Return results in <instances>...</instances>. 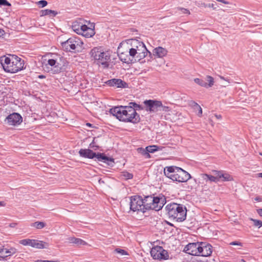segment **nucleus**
I'll use <instances>...</instances> for the list:
<instances>
[{"label": "nucleus", "mask_w": 262, "mask_h": 262, "mask_svg": "<svg viewBox=\"0 0 262 262\" xmlns=\"http://www.w3.org/2000/svg\"><path fill=\"white\" fill-rule=\"evenodd\" d=\"M5 34V31L3 29H0V38L3 37Z\"/></svg>", "instance_id": "47"}, {"label": "nucleus", "mask_w": 262, "mask_h": 262, "mask_svg": "<svg viewBox=\"0 0 262 262\" xmlns=\"http://www.w3.org/2000/svg\"><path fill=\"white\" fill-rule=\"evenodd\" d=\"M163 147L159 146L157 145H150L146 147L147 151L149 153H154L157 151L162 150Z\"/></svg>", "instance_id": "29"}, {"label": "nucleus", "mask_w": 262, "mask_h": 262, "mask_svg": "<svg viewBox=\"0 0 262 262\" xmlns=\"http://www.w3.org/2000/svg\"><path fill=\"white\" fill-rule=\"evenodd\" d=\"M259 154L262 156V153H260Z\"/></svg>", "instance_id": "59"}, {"label": "nucleus", "mask_w": 262, "mask_h": 262, "mask_svg": "<svg viewBox=\"0 0 262 262\" xmlns=\"http://www.w3.org/2000/svg\"><path fill=\"white\" fill-rule=\"evenodd\" d=\"M41 16L46 15H50L55 16L57 14V12L54 10L45 9L41 11Z\"/></svg>", "instance_id": "27"}, {"label": "nucleus", "mask_w": 262, "mask_h": 262, "mask_svg": "<svg viewBox=\"0 0 262 262\" xmlns=\"http://www.w3.org/2000/svg\"><path fill=\"white\" fill-rule=\"evenodd\" d=\"M150 254L155 259L166 260L169 258V254L167 251L161 246L153 247L150 250Z\"/></svg>", "instance_id": "12"}, {"label": "nucleus", "mask_w": 262, "mask_h": 262, "mask_svg": "<svg viewBox=\"0 0 262 262\" xmlns=\"http://www.w3.org/2000/svg\"><path fill=\"white\" fill-rule=\"evenodd\" d=\"M94 142H92L91 144H90V146L91 148H94V147L95 146L94 145Z\"/></svg>", "instance_id": "53"}, {"label": "nucleus", "mask_w": 262, "mask_h": 262, "mask_svg": "<svg viewBox=\"0 0 262 262\" xmlns=\"http://www.w3.org/2000/svg\"><path fill=\"white\" fill-rule=\"evenodd\" d=\"M114 252L120 254L121 255H128V253L125 251L124 250L117 248L114 250Z\"/></svg>", "instance_id": "35"}, {"label": "nucleus", "mask_w": 262, "mask_h": 262, "mask_svg": "<svg viewBox=\"0 0 262 262\" xmlns=\"http://www.w3.org/2000/svg\"><path fill=\"white\" fill-rule=\"evenodd\" d=\"M194 81L198 84H199V85L201 86H203V87H205L206 88L207 85V82H206L205 81L201 79H199V78H195L194 79Z\"/></svg>", "instance_id": "32"}, {"label": "nucleus", "mask_w": 262, "mask_h": 262, "mask_svg": "<svg viewBox=\"0 0 262 262\" xmlns=\"http://www.w3.org/2000/svg\"><path fill=\"white\" fill-rule=\"evenodd\" d=\"M121 176L126 180L131 179L133 177V176L132 173H130L127 171L122 172Z\"/></svg>", "instance_id": "34"}, {"label": "nucleus", "mask_w": 262, "mask_h": 262, "mask_svg": "<svg viewBox=\"0 0 262 262\" xmlns=\"http://www.w3.org/2000/svg\"><path fill=\"white\" fill-rule=\"evenodd\" d=\"M19 244L24 246L29 245L32 247L38 249L47 248L49 246V244L47 243L36 239H24L20 240L19 241Z\"/></svg>", "instance_id": "13"}, {"label": "nucleus", "mask_w": 262, "mask_h": 262, "mask_svg": "<svg viewBox=\"0 0 262 262\" xmlns=\"http://www.w3.org/2000/svg\"><path fill=\"white\" fill-rule=\"evenodd\" d=\"M166 209L169 217L177 222H182L186 219V209L180 204L172 203L168 204Z\"/></svg>", "instance_id": "7"}, {"label": "nucleus", "mask_w": 262, "mask_h": 262, "mask_svg": "<svg viewBox=\"0 0 262 262\" xmlns=\"http://www.w3.org/2000/svg\"><path fill=\"white\" fill-rule=\"evenodd\" d=\"M17 252L16 249L14 247L10 248L0 249V260H4L6 257L14 254Z\"/></svg>", "instance_id": "20"}, {"label": "nucleus", "mask_w": 262, "mask_h": 262, "mask_svg": "<svg viewBox=\"0 0 262 262\" xmlns=\"http://www.w3.org/2000/svg\"><path fill=\"white\" fill-rule=\"evenodd\" d=\"M145 212L147 210L152 209L159 211L162 208L166 203V199L164 196H154L148 195L143 199Z\"/></svg>", "instance_id": "6"}, {"label": "nucleus", "mask_w": 262, "mask_h": 262, "mask_svg": "<svg viewBox=\"0 0 262 262\" xmlns=\"http://www.w3.org/2000/svg\"><path fill=\"white\" fill-rule=\"evenodd\" d=\"M110 112L122 122L136 124L140 120L139 115L132 105L116 106L111 108Z\"/></svg>", "instance_id": "1"}, {"label": "nucleus", "mask_w": 262, "mask_h": 262, "mask_svg": "<svg viewBox=\"0 0 262 262\" xmlns=\"http://www.w3.org/2000/svg\"><path fill=\"white\" fill-rule=\"evenodd\" d=\"M39 77H40V78H42V77H43V76H42V75H40V76H39Z\"/></svg>", "instance_id": "58"}, {"label": "nucleus", "mask_w": 262, "mask_h": 262, "mask_svg": "<svg viewBox=\"0 0 262 262\" xmlns=\"http://www.w3.org/2000/svg\"><path fill=\"white\" fill-rule=\"evenodd\" d=\"M129 41L131 48L129 49L128 53L134 59V61H139L144 58L148 54L151 55V53L148 51L143 42L136 39H132Z\"/></svg>", "instance_id": "3"}, {"label": "nucleus", "mask_w": 262, "mask_h": 262, "mask_svg": "<svg viewBox=\"0 0 262 262\" xmlns=\"http://www.w3.org/2000/svg\"><path fill=\"white\" fill-rule=\"evenodd\" d=\"M196 4L199 7H203V4H205L203 3H197Z\"/></svg>", "instance_id": "49"}, {"label": "nucleus", "mask_w": 262, "mask_h": 262, "mask_svg": "<svg viewBox=\"0 0 262 262\" xmlns=\"http://www.w3.org/2000/svg\"><path fill=\"white\" fill-rule=\"evenodd\" d=\"M159 111L167 112V111H169V107L168 106H163L162 105V106H161L160 108H159Z\"/></svg>", "instance_id": "44"}, {"label": "nucleus", "mask_w": 262, "mask_h": 262, "mask_svg": "<svg viewBox=\"0 0 262 262\" xmlns=\"http://www.w3.org/2000/svg\"><path fill=\"white\" fill-rule=\"evenodd\" d=\"M46 224L42 222H35L32 224L31 226L35 227L37 229H40L45 227Z\"/></svg>", "instance_id": "30"}, {"label": "nucleus", "mask_w": 262, "mask_h": 262, "mask_svg": "<svg viewBox=\"0 0 262 262\" xmlns=\"http://www.w3.org/2000/svg\"><path fill=\"white\" fill-rule=\"evenodd\" d=\"M215 117L218 119H221L222 118V116L220 115H215Z\"/></svg>", "instance_id": "51"}, {"label": "nucleus", "mask_w": 262, "mask_h": 262, "mask_svg": "<svg viewBox=\"0 0 262 262\" xmlns=\"http://www.w3.org/2000/svg\"><path fill=\"white\" fill-rule=\"evenodd\" d=\"M38 5H40L41 7H44L46 6L48 4V3L46 1L41 0L37 2Z\"/></svg>", "instance_id": "39"}, {"label": "nucleus", "mask_w": 262, "mask_h": 262, "mask_svg": "<svg viewBox=\"0 0 262 262\" xmlns=\"http://www.w3.org/2000/svg\"><path fill=\"white\" fill-rule=\"evenodd\" d=\"M130 105H132L133 107L134 108V109L136 110V109L139 108L140 109L141 108V106L138 104H136L135 102H130L129 103Z\"/></svg>", "instance_id": "43"}, {"label": "nucleus", "mask_w": 262, "mask_h": 262, "mask_svg": "<svg viewBox=\"0 0 262 262\" xmlns=\"http://www.w3.org/2000/svg\"><path fill=\"white\" fill-rule=\"evenodd\" d=\"M257 213L260 216H262V209H257Z\"/></svg>", "instance_id": "48"}, {"label": "nucleus", "mask_w": 262, "mask_h": 262, "mask_svg": "<svg viewBox=\"0 0 262 262\" xmlns=\"http://www.w3.org/2000/svg\"><path fill=\"white\" fill-rule=\"evenodd\" d=\"M90 53L91 56L98 61V64H101L105 68L108 67L111 56L108 51H104L101 48L95 47L91 50Z\"/></svg>", "instance_id": "9"}, {"label": "nucleus", "mask_w": 262, "mask_h": 262, "mask_svg": "<svg viewBox=\"0 0 262 262\" xmlns=\"http://www.w3.org/2000/svg\"><path fill=\"white\" fill-rule=\"evenodd\" d=\"M230 244L231 245H234V246L237 245V246H242V244L241 242H236V241L231 242Z\"/></svg>", "instance_id": "45"}, {"label": "nucleus", "mask_w": 262, "mask_h": 262, "mask_svg": "<svg viewBox=\"0 0 262 262\" xmlns=\"http://www.w3.org/2000/svg\"><path fill=\"white\" fill-rule=\"evenodd\" d=\"M64 61L63 57L56 54H52L51 55V58L48 60V63L43 67V70L52 74H59L63 69Z\"/></svg>", "instance_id": "4"}, {"label": "nucleus", "mask_w": 262, "mask_h": 262, "mask_svg": "<svg viewBox=\"0 0 262 262\" xmlns=\"http://www.w3.org/2000/svg\"><path fill=\"white\" fill-rule=\"evenodd\" d=\"M145 110L150 112H157L162 106V102L158 100H146L144 101Z\"/></svg>", "instance_id": "14"}, {"label": "nucleus", "mask_w": 262, "mask_h": 262, "mask_svg": "<svg viewBox=\"0 0 262 262\" xmlns=\"http://www.w3.org/2000/svg\"><path fill=\"white\" fill-rule=\"evenodd\" d=\"M0 62L6 72L12 73L21 70L25 64L23 60L14 55L11 57H1Z\"/></svg>", "instance_id": "2"}, {"label": "nucleus", "mask_w": 262, "mask_h": 262, "mask_svg": "<svg viewBox=\"0 0 262 262\" xmlns=\"http://www.w3.org/2000/svg\"><path fill=\"white\" fill-rule=\"evenodd\" d=\"M220 78L221 79L225 81L222 83L221 85L222 86L226 87V86H228L229 85V84L230 83V81H229V79H225L224 77L221 76H220Z\"/></svg>", "instance_id": "36"}, {"label": "nucleus", "mask_w": 262, "mask_h": 262, "mask_svg": "<svg viewBox=\"0 0 262 262\" xmlns=\"http://www.w3.org/2000/svg\"><path fill=\"white\" fill-rule=\"evenodd\" d=\"M206 80L207 81V86L206 88H210V87L212 86V85L214 84L213 78L210 76H207L206 78Z\"/></svg>", "instance_id": "31"}, {"label": "nucleus", "mask_w": 262, "mask_h": 262, "mask_svg": "<svg viewBox=\"0 0 262 262\" xmlns=\"http://www.w3.org/2000/svg\"><path fill=\"white\" fill-rule=\"evenodd\" d=\"M257 177L262 178V172L257 173Z\"/></svg>", "instance_id": "52"}, {"label": "nucleus", "mask_w": 262, "mask_h": 262, "mask_svg": "<svg viewBox=\"0 0 262 262\" xmlns=\"http://www.w3.org/2000/svg\"><path fill=\"white\" fill-rule=\"evenodd\" d=\"M16 223H12V224H10L9 226L10 227H12V228H13V227H15V226H16Z\"/></svg>", "instance_id": "50"}, {"label": "nucleus", "mask_w": 262, "mask_h": 262, "mask_svg": "<svg viewBox=\"0 0 262 262\" xmlns=\"http://www.w3.org/2000/svg\"><path fill=\"white\" fill-rule=\"evenodd\" d=\"M250 220L253 222L254 225L255 227H257L258 228L262 227V221H261L253 219L252 218H251Z\"/></svg>", "instance_id": "33"}, {"label": "nucleus", "mask_w": 262, "mask_h": 262, "mask_svg": "<svg viewBox=\"0 0 262 262\" xmlns=\"http://www.w3.org/2000/svg\"><path fill=\"white\" fill-rule=\"evenodd\" d=\"M260 198H259V197H257V198H256L255 199V201H260Z\"/></svg>", "instance_id": "56"}, {"label": "nucleus", "mask_w": 262, "mask_h": 262, "mask_svg": "<svg viewBox=\"0 0 262 262\" xmlns=\"http://www.w3.org/2000/svg\"><path fill=\"white\" fill-rule=\"evenodd\" d=\"M79 154L81 157L84 158L89 159L96 158L98 161H102L108 166H112L114 164V159L109 158L102 153L94 152L90 149H81L79 151Z\"/></svg>", "instance_id": "8"}, {"label": "nucleus", "mask_w": 262, "mask_h": 262, "mask_svg": "<svg viewBox=\"0 0 262 262\" xmlns=\"http://www.w3.org/2000/svg\"><path fill=\"white\" fill-rule=\"evenodd\" d=\"M5 206V204L3 202H0V206Z\"/></svg>", "instance_id": "55"}, {"label": "nucleus", "mask_w": 262, "mask_h": 262, "mask_svg": "<svg viewBox=\"0 0 262 262\" xmlns=\"http://www.w3.org/2000/svg\"><path fill=\"white\" fill-rule=\"evenodd\" d=\"M215 176H213L206 173L201 174L202 178L204 181H206V182L209 181L210 182H217L219 181V178L217 177V175Z\"/></svg>", "instance_id": "25"}, {"label": "nucleus", "mask_w": 262, "mask_h": 262, "mask_svg": "<svg viewBox=\"0 0 262 262\" xmlns=\"http://www.w3.org/2000/svg\"><path fill=\"white\" fill-rule=\"evenodd\" d=\"M195 111H198V115L199 116H201L202 114V109L201 107L198 104V105L194 108Z\"/></svg>", "instance_id": "37"}, {"label": "nucleus", "mask_w": 262, "mask_h": 262, "mask_svg": "<svg viewBox=\"0 0 262 262\" xmlns=\"http://www.w3.org/2000/svg\"><path fill=\"white\" fill-rule=\"evenodd\" d=\"M70 243L75 244L77 246L81 245H86L88 244L86 242L80 238H76L75 237H70L68 238Z\"/></svg>", "instance_id": "24"}, {"label": "nucleus", "mask_w": 262, "mask_h": 262, "mask_svg": "<svg viewBox=\"0 0 262 262\" xmlns=\"http://www.w3.org/2000/svg\"><path fill=\"white\" fill-rule=\"evenodd\" d=\"M83 42L77 37H72L61 43L62 49L67 52H79L82 49Z\"/></svg>", "instance_id": "10"}, {"label": "nucleus", "mask_w": 262, "mask_h": 262, "mask_svg": "<svg viewBox=\"0 0 262 262\" xmlns=\"http://www.w3.org/2000/svg\"><path fill=\"white\" fill-rule=\"evenodd\" d=\"M215 174L219 178V181L222 178L223 181H231L233 180L232 177L228 173H223L221 171H215Z\"/></svg>", "instance_id": "22"}, {"label": "nucleus", "mask_w": 262, "mask_h": 262, "mask_svg": "<svg viewBox=\"0 0 262 262\" xmlns=\"http://www.w3.org/2000/svg\"><path fill=\"white\" fill-rule=\"evenodd\" d=\"M239 262H246V261L244 259H242L240 260Z\"/></svg>", "instance_id": "57"}, {"label": "nucleus", "mask_w": 262, "mask_h": 262, "mask_svg": "<svg viewBox=\"0 0 262 262\" xmlns=\"http://www.w3.org/2000/svg\"><path fill=\"white\" fill-rule=\"evenodd\" d=\"M190 106H191L194 110L198 105V104L194 101H190L189 103Z\"/></svg>", "instance_id": "42"}, {"label": "nucleus", "mask_w": 262, "mask_h": 262, "mask_svg": "<svg viewBox=\"0 0 262 262\" xmlns=\"http://www.w3.org/2000/svg\"><path fill=\"white\" fill-rule=\"evenodd\" d=\"M178 10L182 11V12L184 14H190L189 11L187 9L183 8H178Z\"/></svg>", "instance_id": "40"}, {"label": "nucleus", "mask_w": 262, "mask_h": 262, "mask_svg": "<svg viewBox=\"0 0 262 262\" xmlns=\"http://www.w3.org/2000/svg\"><path fill=\"white\" fill-rule=\"evenodd\" d=\"M203 7L205 8H212L213 10L216 9V7L214 6V4H203Z\"/></svg>", "instance_id": "38"}, {"label": "nucleus", "mask_w": 262, "mask_h": 262, "mask_svg": "<svg viewBox=\"0 0 262 262\" xmlns=\"http://www.w3.org/2000/svg\"><path fill=\"white\" fill-rule=\"evenodd\" d=\"M10 125H16L20 124L23 121L21 116L16 113L9 115L5 120Z\"/></svg>", "instance_id": "16"}, {"label": "nucleus", "mask_w": 262, "mask_h": 262, "mask_svg": "<svg viewBox=\"0 0 262 262\" xmlns=\"http://www.w3.org/2000/svg\"><path fill=\"white\" fill-rule=\"evenodd\" d=\"M137 151L138 153L144 156V157L146 159H149L151 157L149 152L147 151V148H146V147L145 148L142 147L138 148Z\"/></svg>", "instance_id": "28"}, {"label": "nucleus", "mask_w": 262, "mask_h": 262, "mask_svg": "<svg viewBox=\"0 0 262 262\" xmlns=\"http://www.w3.org/2000/svg\"><path fill=\"white\" fill-rule=\"evenodd\" d=\"M38 262H59L58 260H39Z\"/></svg>", "instance_id": "46"}, {"label": "nucleus", "mask_w": 262, "mask_h": 262, "mask_svg": "<svg viewBox=\"0 0 262 262\" xmlns=\"http://www.w3.org/2000/svg\"><path fill=\"white\" fill-rule=\"evenodd\" d=\"M85 125H86V126H90V127H91V126H92V124H91V123H86V124H85Z\"/></svg>", "instance_id": "54"}, {"label": "nucleus", "mask_w": 262, "mask_h": 262, "mask_svg": "<svg viewBox=\"0 0 262 262\" xmlns=\"http://www.w3.org/2000/svg\"><path fill=\"white\" fill-rule=\"evenodd\" d=\"M0 5L10 6L11 4L6 0H0Z\"/></svg>", "instance_id": "41"}, {"label": "nucleus", "mask_w": 262, "mask_h": 262, "mask_svg": "<svg viewBox=\"0 0 262 262\" xmlns=\"http://www.w3.org/2000/svg\"><path fill=\"white\" fill-rule=\"evenodd\" d=\"M84 25H80L78 23H75L72 25V29L78 34H81L83 33V26Z\"/></svg>", "instance_id": "26"}, {"label": "nucleus", "mask_w": 262, "mask_h": 262, "mask_svg": "<svg viewBox=\"0 0 262 262\" xmlns=\"http://www.w3.org/2000/svg\"><path fill=\"white\" fill-rule=\"evenodd\" d=\"M83 33L81 35L86 37H91L95 35V31L94 29L88 27L86 25H84L83 26Z\"/></svg>", "instance_id": "23"}, {"label": "nucleus", "mask_w": 262, "mask_h": 262, "mask_svg": "<svg viewBox=\"0 0 262 262\" xmlns=\"http://www.w3.org/2000/svg\"><path fill=\"white\" fill-rule=\"evenodd\" d=\"M143 199L139 195L132 196L130 198V209L133 211H141L145 212Z\"/></svg>", "instance_id": "11"}, {"label": "nucleus", "mask_w": 262, "mask_h": 262, "mask_svg": "<svg viewBox=\"0 0 262 262\" xmlns=\"http://www.w3.org/2000/svg\"><path fill=\"white\" fill-rule=\"evenodd\" d=\"M200 243H189L186 245L183 251L192 255L199 256L200 254Z\"/></svg>", "instance_id": "15"}, {"label": "nucleus", "mask_w": 262, "mask_h": 262, "mask_svg": "<svg viewBox=\"0 0 262 262\" xmlns=\"http://www.w3.org/2000/svg\"><path fill=\"white\" fill-rule=\"evenodd\" d=\"M164 173L167 178L179 182H185L191 178L188 172L174 166L166 167L164 170Z\"/></svg>", "instance_id": "5"}, {"label": "nucleus", "mask_w": 262, "mask_h": 262, "mask_svg": "<svg viewBox=\"0 0 262 262\" xmlns=\"http://www.w3.org/2000/svg\"><path fill=\"white\" fill-rule=\"evenodd\" d=\"M212 247L210 244H207L205 243H200V256H210L212 252Z\"/></svg>", "instance_id": "17"}, {"label": "nucleus", "mask_w": 262, "mask_h": 262, "mask_svg": "<svg viewBox=\"0 0 262 262\" xmlns=\"http://www.w3.org/2000/svg\"><path fill=\"white\" fill-rule=\"evenodd\" d=\"M105 83L110 86H115L116 88H126L127 86V83L120 79H112L106 81Z\"/></svg>", "instance_id": "19"}, {"label": "nucleus", "mask_w": 262, "mask_h": 262, "mask_svg": "<svg viewBox=\"0 0 262 262\" xmlns=\"http://www.w3.org/2000/svg\"><path fill=\"white\" fill-rule=\"evenodd\" d=\"M153 55L159 58H162L165 56L167 54V51L166 49L158 47L155 48L152 51Z\"/></svg>", "instance_id": "21"}, {"label": "nucleus", "mask_w": 262, "mask_h": 262, "mask_svg": "<svg viewBox=\"0 0 262 262\" xmlns=\"http://www.w3.org/2000/svg\"><path fill=\"white\" fill-rule=\"evenodd\" d=\"M118 53L119 58L122 62L127 64L135 62L128 51H126V52H121L119 50V48L118 47Z\"/></svg>", "instance_id": "18"}]
</instances>
